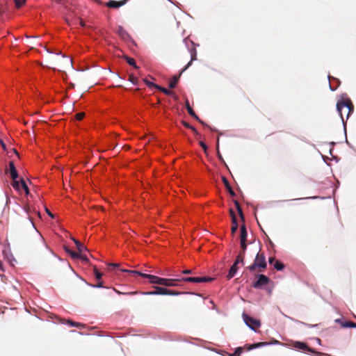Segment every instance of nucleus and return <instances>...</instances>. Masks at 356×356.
<instances>
[{"label":"nucleus","mask_w":356,"mask_h":356,"mask_svg":"<svg viewBox=\"0 0 356 356\" xmlns=\"http://www.w3.org/2000/svg\"><path fill=\"white\" fill-rule=\"evenodd\" d=\"M13 186L15 189L19 190L21 186L20 181L13 180Z\"/></svg>","instance_id":"36"},{"label":"nucleus","mask_w":356,"mask_h":356,"mask_svg":"<svg viewBox=\"0 0 356 356\" xmlns=\"http://www.w3.org/2000/svg\"><path fill=\"white\" fill-rule=\"evenodd\" d=\"M144 81H145V83H146V85L148 87H149V88L150 87H154V88L158 89V90L162 91L163 93L166 94L167 95H168L169 97L173 98L174 99H177V95H176V94L173 91H172V90H170L169 89H167L165 88H163L161 86H159L158 85H156L154 83L147 81V79H144Z\"/></svg>","instance_id":"7"},{"label":"nucleus","mask_w":356,"mask_h":356,"mask_svg":"<svg viewBox=\"0 0 356 356\" xmlns=\"http://www.w3.org/2000/svg\"><path fill=\"white\" fill-rule=\"evenodd\" d=\"M74 242L76 244V246L79 252V253H82L83 251L86 250L87 248L82 243H81L79 241L73 238Z\"/></svg>","instance_id":"19"},{"label":"nucleus","mask_w":356,"mask_h":356,"mask_svg":"<svg viewBox=\"0 0 356 356\" xmlns=\"http://www.w3.org/2000/svg\"><path fill=\"white\" fill-rule=\"evenodd\" d=\"M129 81L131 82L134 85L138 84V78L135 76L134 74H131L129 76Z\"/></svg>","instance_id":"27"},{"label":"nucleus","mask_w":356,"mask_h":356,"mask_svg":"<svg viewBox=\"0 0 356 356\" xmlns=\"http://www.w3.org/2000/svg\"><path fill=\"white\" fill-rule=\"evenodd\" d=\"M181 72H179V77H180V76H181Z\"/></svg>","instance_id":"53"},{"label":"nucleus","mask_w":356,"mask_h":356,"mask_svg":"<svg viewBox=\"0 0 356 356\" xmlns=\"http://www.w3.org/2000/svg\"><path fill=\"white\" fill-rule=\"evenodd\" d=\"M165 295L177 296V295H178V291L166 288L165 289Z\"/></svg>","instance_id":"29"},{"label":"nucleus","mask_w":356,"mask_h":356,"mask_svg":"<svg viewBox=\"0 0 356 356\" xmlns=\"http://www.w3.org/2000/svg\"><path fill=\"white\" fill-rule=\"evenodd\" d=\"M20 184H21L20 187H22L24 190L26 195H29V188H28L25 181L23 179H20Z\"/></svg>","instance_id":"25"},{"label":"nucleus","mask_w":356,"mask_h":356,"mask_svg":"<svg viewBox=\"0 0 356 356\" xmlns=\"http://www.w3.org/2000/svg\"><path fill=\"white\" fill-rule=\"evenodd\" d=\"M66 252H67L72 258L73 259H77L79 257V254L75 252L74 251L71 250L68 247L65 246L64 248Z\"/></svg>","instance_id":"22"},{"label":"nucleus","mask_w":356,"mask_h":356,"mask_svg":"<svg viewBox=\"0 0 356 356\" xmlns=\"http://www.w3.org/2000/svg\"><path fill=\"white\" fill-rule=\"evenodd\" d=\"M14 1L15 3V6L17 8H19L26 3V0H14Z\"/></svg>","instance_id":"35"},{"label":"nucleus","mask_w":356,"mask_h":356,"mask_svg":"<svg viewBox=\"0 0 356 356\" xmlns=\"http://www.w3.org/2000/svg\"><path fill=\"white\" fill-rule=\"evenodd\" d=\"M268 344V343H267V342H259V343H253V344L249 345V346L246 345L245 348L248 350H250L254 348H260V347L264 346Z\"/></svg>","instance_id":"16"},{"label":"nucleus","mask_w":356,"mask_h":356,"mask_svg":"<svg viewBox=\"0 0 356 356\" xmlns=\"http://www.w3.org/2000/svg\"><path fill=\"white\" fill-rule=\"evenodd\" d=\"M78 258H80L83 261H86V262L88 261V259L87 256L83 254L82 253H79V257Z\"/></svg>","instance_id":"41"},{"label":"nucleus","mask_w":356,"mask_h":356,"mask_svg":"<svg viewBox=\"0 0 356 356\" xmlns=\"http://www.w3.org/2000/svg\"><path fill=\"white\" fill-rule=\"evenodd\" d=\"M178 82V76L175 75L172 79L169 82L168 86L170 88H174Z\"/></svg>","instance_id":"21"},{"label":"nucleus","mask_w":356,"mask_h":356,"mask_svg":"<svg viewBox=\"0 0 356 356\" xmlns=\"http://www.w3.org/2000/svg\"><path fill=\"white\" fill-rule=\"evenodd\" d=\"M213 280V278L209 277H181L179 275V287L181 286V282H188L193 283H202L208 282Z\"/></svg>","instance_id":"4"},{"label":"nucleus","mask_w":356,"mask_h":356,"mask_svg":"<svg viewBox=\"0 0 356 356\" xmlns=\"http://www.w3.org/2000/svg\"><path fill=\"white\" fill-rule=\"evenodd\" d=\"M125 58H126L127 62L130 65H132L133 67H135V68H136V69L138 67L136 65V61H135V60H134L133 58H130V57L127 56Z\"/></svg>","instance_id":"26"},{"label":"nucleus","mask_w":356,"mask_h":356,"mask_svg":"<svg viewBox=\"0 0 356 356\" xmlns=\"http://www.w3.org/2000/svg\"><path fill=\"white\" fill-rule=\"evenodd\" d=\"M337 108L339 112V113L341 115V119L343 120V110L345 109L347 111V118H348L350 113L353 111L354 106L353 103L350 99H347L346 101H341L340 102H338L337 104Z\"/></svg>","instance_id":"3"},{"label":"nucleus","mask_w":356,"mask_h":356,"mask_svg":"<svg viewBox=\"0 0 356 356\" xmlns=\"http://www.w3.org/2000/svg\"><path fill=\"white\" fill-rule=\"evenodd\" d=\"M184 42L186 43V44L187 46H188V43H190L191 45V47L189 49V52H190V55H191V61L188 63V64L184 67V69L182 70V72L186 70V68L191 65V63H192L193 60H195L197 59V51H196V49L195 47V44L193 43V42L190 40L185 39Z\"/></svg>","instance_id":"8"},{"label":"nucleus","mask_w":356,"mask_h":356,"mask_svg":"<svg viewBox=\"0 0 356 356\" xmlns=\"http://www.w3.org/2000/svg\"><path fill=\"white\" fill-rule=\"evenodd\" d=\"M222 181H223V184H224L225 186L226 187L227 190L228 191L229 193L232 197L235 196L236 194H235L234 191H233L231 186L229 185L228 180L225 177H222Z\"/></svg>","instance_id":"17"},{"label":"nucleus","mask_w":356,"mask_h":356,"mask_svg":"<svg viewBox=\"0 0 356 356\" xmlns=\"http://www.w3.org/2000/svg\"><path fill=\"white\" fill-rule=\"evenodd\" d=\"M79 24H80L81 26H85V23H84V22L83 21V19H79Z\"/></svg>","instance_id":"48"},{"label":"nucleus","mask_w":356,"mask_h":356,"mask_svg":"<svg viewBox=\"0 0 356 356\" xmlns=\"http://www.w3.org/2000/svg\"><path fill=\"white\" fill-rule=\"evenodd\" d=\"M269 282L270 279L267 276L261 274L258 275V279L253 283L252 286L255 289H261L268 284Z\"/></svg>","instance_id":"9"},{"label":"nucleus","mask_w":356,"mask_h":356,"mask_svg":"<svg viewBox=\"0 0 356 356\" xmlns=\"http://www.w3.org/2000/svg\"><path fill=\"white\" fill-rule=\"evenodd\" d=\"M9 172L13 180H15L18 178V173L13 161L9 162Z\"/></svg>","instance_id":"13"},{"label":"nucleus","mask_w":356,"mask_h":356,"mask_svg":"<svg viewBox=\"0 0 356 356\" xmlns=\"http://www.w3.org/2000/svg\"><path fill=\"white\" fill-rule=\"evenodd\" d=\"M229 213H230V216L232 217V221H234V222L236 221V220H237L236 219V216L234 211H233V209H231L229 210Z\"/></svg>","instance_id":"40"},{"label":"nucleus","mask_w":356,"mask_h":356,"mask_svg":"<svg viewBox=\"0 0 356 356\" xmlns=\"http://www.w3.org/2000/svg\"><path fill=\"white\" fill-rule=\"evenodd\" d=\"M45 210H46L47 213V214H48L51 218H54V216L53 215V213H51V211H50L47 208H46V209H45Z\"/></svg>","instance_id":"46"},{"label":"nucleus","mask_w":356,"mask_h":356,"mask_svg":"<svg viewBox=\"0 0 356 356\" xmlns=\"http://www.w3.org/2000/svg\"><path fill=\"white\" fill-rule=\"evenodd\" d=\"M241 251L240 252L239 254H241L242 255H243L245 257V252L247 248L246 242H243V243H241Z\"/></svg>","instance_id":"37"},{"label":"nucleus","mask_w":356,"mask_h":356,"mask_svg":"<svg viewBox=\"0 0 356 356\" xmlns=\"http://www.w3.org/2000/svg\"><path fill=\"white\" fill-rule=\"evenodd\" d=\"M186 108H187V111L189 113V115L191 116H192L193 118H194L195 119L197 120L200 122L202 123V122L199 119V118L196 115L195 113L194 112V111L193 110V108L190 106L189 105V103H188V101L186 100Z\"/></svg>","instance_id":"18"},{"label":"nucleus","mask_w":356,"mask_h":356,"mask_svg":"<svg viewBox=\"0 0 356 356\" xmlns=\"http://www.w3.org/2000/svg\"><path fill=\"white\" fill-rule=\"evenodd\" d=\"M200 145H201V147L204 149V150L206 152L207 151V147L206 145V144L202 142V141H200Z\"/></svg>","instance_id":"44"},{"label":"nucleus","mask_w":356,"mask_h":356,"mask_svg":"<svg viewBox=\"0 0 356 356\" xmlns=\"http://www.w3.org/2000/svg\"><path fill=\"white\" fill-rule=\"evenodd\" d=\"M341 326L343 327H356V323L352 321H346L345 323H341Z\"/></svg>","instance_id":"24"},{"label":"nucleus","mask_w":356,"mask_h":356,"mask_svg":"<svg viewBox=\"0 0 356 356\" xmlns=\"http://www.w3.org/2000/svg\"><path fill=\"white\" fill-rule=\"evenodd\" d=\"M120 267V264L118 263H111L108 264V269L111 270L114 268H118Z\"/></svg>","instance_id":"33"},{"label":"nucleus","mask_w":356,"mask_h":356,"mask_svg":"<svg viewBox=\"0 0 356 356\" xmlns=\"http://www.w3.org/2000/svg\"><path fill=\"white\" fill-rule=\"evenodd\" d=\"M182 123H183V124H184V126H186V127H188V128L192 129L195 132H196V130H195L193 127L189 126V124H188L187 122H184H184H182Z\"/></svg>","instance_id":"45"},{"label":"nucleus","mask_w":356,"mask_h":356,"mask_svg":"<svg viewBox=\"0 0 356 356\" xmlns=\"http://www.w3.org/2000/svg\"><path fill=\"white\" fill-rule=\"evenodd\" d=\"M127 1V0L116 1L111 0L106 3V6H108L109 8H118L122 6L123 5H124Z\"/></svg>","instance_id":"12"},{"label":"nucleus","mask_w":356,"mask_h":356,"mask_svg":"<svg viewBox=\"0 0 356 356\" xmlns=\"http://www.w3.org/2000/svg\"><path fill=\"white\" fill-rule=\"evenodd\" d=\"M275 260V258L272 257L269 258L268 261L270 264H273Z\"/></svg>","instance_id":"49"},{"label":"nucleus","mask_w":356,"mask_h":356,"mask_svg":"<svg viewBox=\"0 0 356 356\" xmlns=\"http://www.w3.org/2000/svg\"><path fill=\"white\" fill-rule=\"evenodd\" d=\"M114 291L118 293V294H123V295H134V294H136L137 293V291H131V292H121L120 291H118V289H113Z\"/></svg>","instance_id":"30"},{"label":"nucleus","mask_w":356,"mask_h":356,"mask_svg":"<svg viewBox=\"0 0 356 356\" xmlns=\"http://www.w3.org/2000/svg\"><path fill=\"white\" fill-rule=\"evenodd\" d=\"M244 348H242V347H238L237 348L236 350H235V352L237 355V356H240L241 354L243 353V350Z\"/></svg>","instance_id":"42"},{"label":"nucleus","mask_w":356,"mask_h":356,"mask_svg":"<svg viewBox=\"0 0 356 356\" xmlns=\"http://www.w3.org/2000/svg\"><path fill=\"white\" fill-rule=\"evenodd\" d=\"M155 290L152 291L146 292L147 295H165L166 287L163 286H154Z\"/></svg>","instance_id":"11"},{"label":"nucleus","mask_w":356,"mask_h":356,"mask_svg":"<svg viewBox=\"0 0 356 356\" xmlns=\"http://www.w3.org/2000/svg\"><path fill=\"white\" fill-rule=\"evenodd\" d=\"M238 265H236V264H234L229 270V273L227 275V277L228 280H230L232 279L234 275L236 273L237 270H238Z\"/></svg>","instance_id":"15"},{"label":"nucleus","mask_w":356,"mask_h":356,"mask_svg":"<svg viewBox=\"0 0 356 356\" xmlns=\"http://www.w3.org/2000/svg\"><path fill=\"white\" fill-rule=\"evenodd\" d=\"M62 61L66 63L67 65H72V60L64 55L62 57Z\"/></svg>","instance_id":"39"},{"label":"nucleus","mask_w":356,"mask_h":356,"mask_svg":"<svg viewBox=\"0 0 356 356\" xmlns=\"http://www.w3.org/2000/svg\"><path fill=\"white\" fill-rule=\"evenodd\" d=\"M178 280L176 279H166L157 277L156 275H152L150 277V283L160 284L167 287L174 286L177 285Z\"/></svg>","instance_id":"2"},{"label":"nucleus","mask_w":356,"mask_h":356,"mask_svg":"<svg viewBox=\"0 0 356 356\" xmlns=\"http://www.w3.org/2000/svg\"><path fill=\"white\" fill-rule=\"evenodd\" d=\"M67 322L71 326L79 327H85V325L83 324H81L80 323H76V322H74V321H70V320Z\"/></svg>","instance_id":"31"},{"label":"nucleus","mask_w":356,"mask_h":356,"mask_svg":"<svg viewBox=\"0 0 356 356\" xmlns=\"http://www.w3.org/2000/svg\"><path fill=\"white\" fill-rule=\"evenodd\" d=\"M243 260L244 256L242 255L241 254H238L234 264H236V265H238L239 263L243 264Z\"/></svg>","instance_id":"28"},{"label":"nucleus","mask_w":356,"mask_h":356,"mask_svg":"<svg viewBox=\"0 0 356 356\" xmlns=\"http://www.w3.org/2000/svg\"><path fill=\"white\" fill-rule=\"evenodd\" d=\"M1 144L2 147L5 149H6V145L4 144V143L2 140H1Z\"/></svg>","instance_id":"50"},{"label":"nucleus","mask_w":356,"mask_h":356,"mask_svg":"<svg viewBox=\"0 0 356 356\" xmlns=\"http://www.w3.org/2000/svg\"><path fill=\"white\" fill-rule=\"evenodd\" d=\"M243 318L245 324L252 330H256L257 328L261 326L259 320L254 319L245 313L243 314Z\"/></svg>","instance_id":"5"},{"label":"nucleus","mask_w":356,"mask_h":356,"mask_svg":"<svg viewBox=\"0 0 356 356\" xmlns=\"http://www.w3.org/2000/svg\"><path fill=\"white\" fill-rule=\"evenodd\" d=\"M182 274H191L193 273V270H191V269H186V270H184L182 272H181Z\"/></svg>","instance_id":"43"},{"label":"nucleus","mask_w":356,"mask_h":356,"mask_svg":"<svg viewBox=\"0 0 356 356\" xmlns=\"http://www.w3.org/2000/svg\"><path fill=\"white\" fill-rule=\"evenodd\" d=\"M230 356H237L236 352L234 351V353L231 354Z\"/></svg>","instance_id":"51"},{"label":"nucleus","mask_w":356,"mask_h":356,"mask_svg":"<svg viewBox=\"0 0 356 356\" xmlns=\"http://www.w3.org/2000/svg\"><path fill=\"white\" fill-rule=\"evenodd\" d=\"M247 230L245 225H243L241 227V234H240V243H243V242H246L247 240Z\"/></svg>","instance_id":"14"},{"label":"nucleus","mask_w":356,"mask_h":356,"mask_svg":"<svg viewBox=\"0 0 356 356\" xmlns=\"http://www.w3.org/2000/svg\"><path fill=\"white\" fill-rule=\"evenodd\" d=\"M293 346L295 348H296L298 349H300L302 350H307L311 353L314 354L316 356H324V355H325L323 353L318 352V351L315 350L314 348L309 347L307 345V343H305L304 342L296 341L294 343Z\"/></svg>","instance_id":"6"},{"label":"nucleus","mask_w":356,"mask_h":356,"mask_svg":"<svg viewBox=\"0 0 356 356\" xmlns=\"http://www.w3.org/2000/svg\"><path fill=\"white\" fill-rule=\"evenodd\" d=\"M94 274L97 280H100L102 277V273L96 267L94 268Z\"/></svg>","instance_id":"32"},{"label":"nucleus","mask_w":356,"mask_h":356,"mask_svg":"<svg viewBox=\"0 0 356 356\" xmlns=\"http://www.w3.org/2000/svg\"><path fill=\"white\" fill-rule=\"evenodd\" d=\"M96 287H98V288H101V287H103V282L102 281H99L97 285L95 286Z\"/></svg>","instance_id":"47"},{"label":"nucleus","mask_w":356,"mask_h":356,"mask_svg":"<svg viewBox=\"0 0 356 356\" xmlns=\"http://www.w3.org/2000/svg\"><path fill=\"white\" fill-rule=\"evenodd\" d=\"M85 116L84 113H79L75 115V119L77 120H81Z\"/></svg>","instance_id":"38"},{"label":"nucleus","mask_w":356,"mask_h":356,"mask_svg":"<svg viewBox=\"0 0 356 356\" xmlns=\"http://www.w3.org/2000/svg\"><path fill=\"white\" fill-rule=\"evenodd\" d=\"M232 234H234L238 229V223L236 221H232Z\"/></svg>","instance_id":"34"},{"label":"nucleus","mask_w":356,"mask_h":356,"mask_svg":"<svg viewBox=\"0 0 356 356\" xmlns=\"http://www.w3.org/2000/svg\"><path fill=\"white\" fill-rule=\"evenodd\" d=\"M122 272L127 273L130 274L131 275L135 276V275H139L144 278H148L150 280V277H152V275L143 273L140 271L137 270H127V269H120Z\"/></svg>","instance_id":"10"},{"label":"nucleus","mask_w":356,"mask_h":356,"mask_svg":"<svg viewBox=\"0 0 356 356\" xmlns=\"http://www.w3.org/2000/svg\"><path fill=\"white\" fill-rule=\"evenodd\" d=\"M267 266V264L266 261V257L264 253H258L256 256L254 263L248 266L247 268L250 271H254L256 268H259V272H262L264 269H266Z\"/></svg>","instance_id":"1"},{"label":"nucleus","mask_w":356,"mask_h":356,"mask_svg":"<svg viewBox=\"0 0 356 356\" xmlns=\"http://www.w3.org/2000/svg\"><path fill=\"white\" fill-rule=\"evenodd\" d=\"M274 268L277 270H282L284 268V264L282 263L280 261H276L274 264Z\"/></svg>","instance_id":"23"},{"label":"nucleus","mask_w":356,"mask_h":356,"mask_svg":"<svg viewBox=\"0 0 356 356\" xmlns=\"http://www.w3.org/2000/svg\"><path fill=\"white\" fill-rule=\"evenodd\" d=\"M119 31H123V29H122V27H120V28H119Z\"/></svg>","instance_id":"52"},{"label":"nucleus","mask_w":356,"mask_h":356,"mask_svg":"<svg viewBox=\"0 0 356 356\" xmlns=\"http://www.w3.org/2000/svg\"><path fill=\"white\" fill-rule=\"evenodd\" d=\"M234 204L236 207V209H237V211L240 216V218L244 220V216H243V211H242V209L238 203V202L237 200H235L234 201Z\"/></svg>","instance_id":"20"}]
</instances>
